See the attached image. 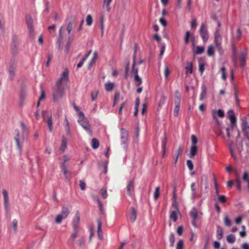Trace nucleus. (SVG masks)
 <instances>
[{
    "label": "nucleus",
    "instance_id": "1",
    "mask_svg": "<svg viewBox=\"0 0 249 249\" xmlns=\"http://www.w3.org/2000/svg\"><path fill=\"white\" fill-rule=\"evenodd\" d=\"M69 71L66 69L62 73L59 79L57 81L56 87L53 92V100L56 102L62 98L64 94V84L68 80Z\"/></svg>",
    "mask_w": 249,
    "mask_h": 249
},
{
    "label": "nucleus",
    "instance_id": "2",
    "mask_svg": "<svg viewBox=\"0 0 249 249\" xmlns=\"http://www.w3.org/2000/svg\"><path fill=\"white\" fill-rule=\"evenodd\" d=\"M80 216L79 212L76 213L75 215L73 218L72 221V227L73 229L72 232L71 233L70 237V240L71 243L74 245L76 242V239L79 235L80 231Z\"/></svg>",
    "mask_w": 249,
    "mask_h": 249
},
{
    "label": "nucleus",
    "instance_id": "3",
    "mask_svg": "<svg viewBox=\"0 0 249 249\" xmlns=\"http://www.w3.org/2000/svg\"><path fill=\"white\" fill-rule=\"evenodd\" d=\"M17 62L18 59L16 57V53L13 52L12 56L6 69L9 72V77L11 80L13 79L16 74Z\"/></svg>",
    "mask_w": 249,
    "mask_h": 249
},
{
    "label": "nucleus",
    "instance_id": "4",
    "mask_svg": "<svg viewBox=\"0 0 249 249\" xmlns=\"http://www.w3.org/2000/svg\"><path fill=\"white\" fill-rule=\"evenodd\" d=\"M189 214L191 218L192 224L194 227L198 228L199 225L197 223V220L199 219V215H202L203 213L199 212L195 207H193L191 210Z\"/></svg>",
    "mask_w": 249,
    "mask_h": 249
},
{
    "label": "nucleus",
    "instance_id": "5",
    "mask_svg": "<svg viewBox=\"0 0 249 249\" xmlns=\"http://www.w3.org/2000/svg\"><path fill=\"white\" fill-rule=\"evenodd\" d=\"M16 132L17 134L15 136L14 139L16 142L17 148L19 153H21L22 150V144L21 143H22L26 139L25 133L23 132L21 134H20L18 130H16Z\"/></svg>",
    "mask_w": 249,
    "mask_h": 249
},
{
    "label": "nucleus",
    "instance_id": "6",
    "mask_svg": "<svg viewBox=\"0 0 249 249\" xmlns=\"http://www.w3.org/2000/svg\"><path fill=\"white\" fill-rule=\"evenodd\" d=\"M120 140L124 148L126 150L127 148L128 132L124 128H121L120 129Z\"/></svg>",
    "mask_w": 249,
    "mask_h": 249
},
{
    "label": "nucleus",
    "instance_id": "7",
    "mask_svg": "<svg viewBox=\"0 0 249 249\" xmlns=\"http://www.w3.org/2000/svg\"><path fill=\"white\" fill-rule=\"evenodd\" d=\"M199 32L203 41L206 42L209 39V33L207 26L205 23L201 24Z\"/></svg>",
    "mask_w": 249,
    "mask_h": 249
},
{
    "label": "nucleus",
    "instance_id": "8",
    "mask_svg": "<svg viewBox=\"0 0 249 249\" xmlns=\"http://www.w3.org/2000/svg\"><path fill=\"white\" fill-rule=\"evenodd\" d=\"M26 22L29 32V34L31 37H33L34 35V29L33 27V20L30 15L26 16Z\"/></svg>",
    "mask_w": 249,
    "mask_h": 249
},
{
    "label": "nucleus",
    "instance_id": "9",
    "mask_svg": "<svg viewBox=\"0 0 249 249\" xmlns=\"http://www.w3.org/2000/svg\"><path fill=\"white\" fill-rule=\"evenodd\" d=\"M78 122L90 136L92 135L90 125L89 124L88 120L86 118L83 119H79Z\"/></svg>",
    "mask_w": 249,
    "mask_h": 249
},
{
    "label": "nucleus",
    "instance_id": "10",
    "mask_svg": "<svg viewBox=\"0 0 249 249\" xmlns=\"http://www.w3.org/2000/svg\"><path fill=\"white\" fill-rule=\"evenodd\" d=\"M214 42L215 46L220 50L221 49L222 37L220 34L219 29H216L214 34Z\"/></svg>",
    "mask_w": 249,
    "mask_h": 249
},
{
    "label": "nucleus",
    "instance_id": "11",
    "mask_svg": "<svg viewBox=\"0 0 249 249\" xmlns=\"http://www.w3.org/2000/svg\"><path fill=\"white\" fill-rule=\"evenodd\" d=\"M212 116L213 118V119L215 120L216 123L217 124H219V121L218 120L217 117H219L221 118H222L224 116V111L219 109L217 111L215 110H212Z\"/></svg>",
    "mask_w": 249,
    "mask_h": 249
},
{
    "label": "nucleus",
    "instance_id": "12",
    "mask_svg": "<svg viewBox=\"0 0 249 249\" xmlns=\"http://www.w3.org/2000/svg\"><path fill=\"white\" fill-rule=\"evenodd\" d=\"M194 43L195 42V37L193 34H191L189 31H187L184 37V42L186 44H188L189 40Z\"/></svg>",
    "mask_w": 249,
    "mask_h": 249
},
{
    "label": "nucleus",
    "instance_id": "13",
    "mask_svg": "<svg viewBox=\"0 0 249 249\" xmlns=\"http://www.w3.org/2000/svg\"><path fill=\"white\" fill-rule=\"evenodd\" d=\"M134 184L133 180H131L129 181L126 187L127 194L130 196H132L134 192Z\"/></svg>",
    "mask_w": 249,
    "mask_h": 249
},
{
    "label": "nucleus",
    "instance_id": "14",
    "mask_svg": "<svg viewBox=\"0 0 249 249\" xmlns=\"http://www.w3.org/2000/svg\"><path fill=\"white\" fill-rule=\"evenodd\" d=\"M71 210L70 208L65 206H63L62 208L61 213H60L63 218H67L70 213Z\"/></svg>",
    "mask_w": 249,
    "mask_h": 249
},
{
    "label": "nucleus",
    "instance_id": "15",
    "mask_svg": "<svg viewBox=\"0 0 249 249\" xmlns=\"http://www.w3.org/2000/svg\"><path fill=\"white\" fill-rule=\"evenodd\" d=\"M191 190L192 192L191 199L194 200L196 197L199 196L198 194L197 193L196 189L195 187V183L193 182L191 183Z\"/></svg>",
    "mask_w": 249,
    "mask_h": 249
},
{
    "label": "nucleus",
    "instance_id": "16",
    "mask_svg": "<svg viewBox=\"0 0 249 249\" xmlns=\"http://www.w3.org/2000/svg\"><path fill=\"white\" fill-rule=\"evenodd\" d=\"M228 116L231 123V127L233 128L234 125V124L236 121V119L232 111L231 110L228 112Z\"/></svg>",
    "mask_w": 249,
    "mask_h": 249
},
{
    "label": "nucleus",
    "instance_id": "17",
    "mask_svg": "<svg viewBox=\"0 0 249 249\" xmlns=\"http://www.w3.org/2000/svg\"><path fill=\"white\" fill-rule=\"evenodd\" d=\"M229 148L230 151L231 155L232 158L234 159V160H236V157L234 154L233 152V142L231 141H229Z\"/></svg>",
    "mask_w": 249,
    "mask_h": 249
},
{
    "label": "nucleus",
    "instance_id": "18",
    "mask_svg": "<svg viewBox=\"0 0 249 249\" xmlns=\"http://www.w3.org/2000/svg\"><path fill=\"white\" fill-rule=\"evenodd\" d=\"M67 142L66 139L63 137L61 144L59 148V150L63 152L66 149L67 147Z\"/></svg>",
    "mask_w": 249,
    "mask_h": 249
},
{
    "label": "nucleus",
    "instance_id": "19",
    "mask_svg": "<svg viewBox=\"0 0 249 249\" xmlns=\"http://www.w3.org/2000/svg\"><path fill=\"white\" fill-rule=\"evenodd\" d=\"M85 236H81L77 241H76L75 243H76L80 247H83L85 244Z\"/></svg>",
    "mask_w": 249,
    "mask_h": 249
},
{
    "label": "nucleus",
    "instance_id": "20",
    "mask_svg": "<svg viewBox=\"0 0 249 249\" xmlns=\"http://www.w3.org/2000/svg\"><path fill=\"white\" fill-rule=\"evenodd\" d=\"M223 236V231L222 228L220 227L217 228L216 230V237L217 239L221 240Z\"/></svg>",
    "mask_w": 249,
    "mask_h": 249
},
{
    "label": "nucleus",
    "instance_id": "21",
    "mask_svg": "<svg viewBox=\"0 0 249 249\" xmlns=\"http://www.w3.org/2000/svg\"><path fill=\"white\" fill-rule=\"evenodd\" d=\"M137 213L134 208L131 209V212L129 215V219L132 222H134L136 219Z\"/></svg>",
    "mask_w": 249,
    "mask_h": 249
},
{
    "label": "nucleus",
    "instance_id": "22",
    "mask_svg": "<svg viewBox=\"0 0 249 249\" xmlns=\"http://www.w3.org/2000/svg\"><path fill=\"white\" fill-rule=\"evenodd\" d=\"M202 91L200 94L199 100L200 101H203L206 98V95L207 92V89L205 86L202 87Z\"/></svg>",
    "mask_w": 249,
    "mask_h": 249
},
{
    "label": "nucleus",
    "instance_id": "23",
    "mask_svg": "<svg viewBox=\"0 0 249 249\" xmlns=\"http://www.w3.org/2000/svg\"><path fill=\"white\" fill-rule=\"evenodd\" d=\"M186 73H192L193 72V64L191 62H187L185 67Z\"/></svg>",
    "mask_w": 249,
    "mask_h": 249
},
{
    "label": "nucleus",
    "instance_id": "24",
    "mask_svg": "<svg viewBox=\"0 0 249 249\" xmlns=\"http://www.w3.org/2000/svg\"><path fill=\"white\" fill-rule=\"evenodd\" d=\"M97 57H98L97 52H94L92 58L89 63V68L91 67L92 66V65L96 62V61L97 59Z\"/></svg>",
    "mask_w": 249,
    "mask_h": 249
},
{
    "label": "nucleus",
    "instance_id": "25",
    "mask_svg": "<svg viewBox=\"0 0 249 249\" xmlns=\"http://www.w3.org/2000/svg\"><path fill=\"white\" fill-rule=\"evenodd\" d=\"M197 150V148L196 146H191L190 152V157L192 158L195 157L196 154Z\"/></svg>",
    "mask_w": 249,
    "mask_h": 249
},
{
    "label": "nucleus",
    "instance_id": "26",
    "mask_svg": "<svg viewBox=\"0 0 249 249\" xmlns=\"http://www.w3.org/2000/svg\"><path fill=\"white\" fill-rule=\"evenodd\" d=\"M227 241L228 243L232 244L235 241V237L234 234H230L227 236Z\"/></svg>",
    "mask_w": 249,
    "mask_h": 249
},
{
    "label": "nucleus",
    "instance_id": "27",
    "mask_svg": "<svg viewBox=\"0 0 249 249\" xmlns=\"http://www.w3.org/2000/svg\"><path fill=\"white\" fill-rule=\"evenodd\" d=\"M134 80L135 82L136 86L137 87L140 86L142 83V79L139 75H135L134 76Z\"/></svg>",
    "mask_w": 249,
    "mask_h": 249
},
{
    "label": "nucleus",
    "instance_id": "28",
    "mask_svg": "<svg viewBox=\"0 0 249 249\" xmlns=\"http://www.w3.org/2000/svg\"><path fill=\"white\" fill-rule=\"evenodd\" d=\"M99 146V142L97 139L93 138L91 140V146L92 147L96 149L98 148Z\"/></svg>",
    "mask_w": 249,
    "mask_h": 249
},
{
    "label": "nucleus",
    "instance_id": "29",
    "mask_svg": "<svg viewBox=\"0 0 249 249\" xmlns=\"http://www.w3.org/2000/svg\"><path fill=\"white\" fill-rule=\"evenodd\" d=\"M114 86V84L111 82L107 83L105 85L106 90L107 91H111L113 89Z\"/></svg>",
    "mask_w": 249,
    "mask_h": 249
},
{
    "label": "nucleus",
    "instance_id": "30",
    "mask_svg": "<svg viewBox=\"0 0 249 249\" xmlns=\"http://www.w3.org/2000/svg\"><path fill=\"white\" fill-rule=\"evenodd\" d=\"M246 54L244 52H242L240 56V60L241 61V67H244L245 66Z\"/></svg>",
    "mask_w": 249,
    "mask_h": 249
},
{
    "label": "nucleus",
    "instance_id": "31",
    "mask_svg": "<svg viewBox=\"0 0 249 249\" xmlns=\"http://www.w3.org/2000/svg\"><path fill=\"white\" fill-rule=\"evenodd\" d=\"M75 24L76 23L75 21H70L68 23L67 27V30L69 34H70L71 32L73 26L75 25Z\"/></svg>",
    "mask_w": 249,
    "mask_h": 249
},
{
    "label": "nucleus",
    "instance_id": "32",
    "mask_svg": "<svg viewBox=\"0 0 249 249\" xmlns=\"http://www.w3.org/2000/svg\"><path fill=\"white\" fill-rule=\"evenodd\" d=\"M204 48L203 47L197 46L196 47L195 53L196 54H201L204 52Z\"/></svg>",
    "mask_w": 249,
    "mask_h": 249
},
{
    "label": "nucleus",
    "instance_id": "33",
    "mask_svg": "<svg viewBox=\"0 0 249 249\" xmlns=\"http://www.w3.org/2000/svg\"><path fill=\"white\" fill-rule=\"evenodd\" d=\"M112 0H104V4L106 6L107 11H110L111 9V7L110 6V4L112 2Z\"/></svg>",
    "mask_w": 249,
    "mask_h": 249
},
{
    "label": "nucleus",
    "instance_id": "34",
    "mask_svg": "<svg viewBox=\"0 0 249 249\" xmlns=\"http://www.w3.org/2000/svg\"><path fill=\"white\" fill-rule=\"evenodd\" d=\"M214 54V48L212 45L208 46L207 50V54L209 56H213Z\"/></svg>",
    "mask_w": 249,
    "mask_h": 249
},
{
    "label": "nucleus",
    "instance_id": "35",
    "mask_svg": "<svg viewBox=\"0 0 249 249\" xmlns=\"http://www.w3.org/2000/svg\"><path fill=\"white\" fill-rule=\"evenodd\" d=\"M62 29L63 27H61L59 30V39L57 40V43L58 44L59 47H61V41L62 39Z\"/></svg>",
    "mask_w": 249,
    "mask_h": 249
},
{
    "label": "nucleus",
    "instance_id": "36",
    "mask_svg": "<svg viewBox=\"0 0 249 249\" xmlns=\"http://www.w3.org/2000/svg\"><path fill=\"white\" fill-rule=\"evenodd\" d=\"M65 219V218H63V217L61 215H60V214H59L56 215L55 221L57 224H60L62 222V220Z\"/></svg>",
    "mask_w": 249,
    "mask_h": 249
},
{
    "label": "nucleus",
    "instance_id": "37",
    "mask_svg": "<svg viewBox=\"0 0 249 249\" xmlns=\"http://www.w3.org/2000/svg\"><path fill=\"white\" fill-rule=\"evenodd\" d=\"M191 142H192V145L191 146H196V144L198 142L197 139L195 135H192L191 136Z\"/></svg>",
    "mask_w": 249,
    "mask_h": 249
},
{
    "label": "nucleus",
    "instance_id": "38",
    "mask_svg": "<svg viewBox=\"0 0 249 249\" xmlns=\"http://www.w3.org/2000/svg\"><path fill=\"white\" fill-rule=\"evenodd\" d=\"M177 212L176 211H173L170 215V218L172 219L174 222L177 220Z\"/></svg>",
    "mask_w": 249,
    "mask_h": 249
},
{
    "label": "nucleus",
    "instance_id": "39",
    "mask_svg": "<svg viewBox=\"0 0 249 249\" xmlns=\"http://www.w3.org/2000/svg\"><path fill=\"white\" fill-rule=\"evenodd\" d=\"M86 23L88 26H90L92 23V18L90 15H88L86 18Z\"/></svg>",
    "mask_w": 249,
    "mask_h": 249
},
{
    "label": "nucleus",
    "instance_id": "40",
    "mask_svg": "<svg viewBox=\"0 0 249 249\" xmlns=\"http://www.w3.org/2000/svg\"><path fill=\"white\" fill-rule=\"evenodd\" d=\"M47 124L49 129V131L51 132L52 131L53 128V120L51 116L49 117L48 118Z\"/></svg>",
    "mask_w": 249,
    "mask_h": 249
},
{
    "label": "nucleus",
    "instance_id": "41",
    "mask_svg": "<svg viewBox=\"0 0 249 249\" xmlns=\"http://www.w3.org/2000/svg\"><path fill=\"white\" fill-rule=\"evenodd\" d=\"M160 195V187L158 186L156 188L154 192V198L155 199H157Z\"/></svg>",
    "mask_w": 249,
    "mask_h": 249
},
{
    "label": "nucleus",
    "instance_id": "42",
    "mask_svg": "<svg viewBox=\"0 0 249 249\" xmlns=\"http://www.w3.org/2000/svg\"><path fill=\"white\" fill-rule=\"evenodd\" d=\"M170 73V71L169 69V68H168V66L165 65L164 71V76H165L166 78H168V77Z\"/></svg>",
    "mask_w": 249,
    "mask_h": 249
},
{
    "label": "nucleus",
    "instance_id": "43",
    "mask_svg": "<svg viewBox=\"0 0 249 249\" xmlns=\"http://www.w3.org/2000/svg\"><path fill=\"white\" fill-rule=\"evenodd\" d=\"M236 182L237 183V187L239 190H241V183L240 180L239 179V175L237 174H236Z\"/></svg>",
    "mask_w": 249,
    "mask_h": 249
},
{
    "label": "nucleus",
    "instance_id": "44",
    "mask_svg": "<svg viewBox=\"0 0 249 249\" xmlns=\"http://www.w3.org/2000/svg\"><path fill=\"white\" fill-rule=\"evenodd\" d=\"M221 71L222 73V78L223 80H225L227 78V74L226 73V69L225 67L221 68Z\"/></svg>",
    "mask_w": 249,
    "mask_h": 249
},
{
    "label": "nucleus",
    "instance_id": "45",
    "mask_svg": "<svg viewBox=\"0 0 249 249\" xmlns=\"http://www.w3.org/2000/svg\"><path fill=\"white\" fill-rule=\"evenodd\" d=\"M98 95V91L95 90L94 91H92L91 94V101H94L97 98Z\"/></svg>",
    "mask_w": 249,
    "mask_h": 249
},
{
    "label": "nucleus",
    "instance_id": "46",
    "mask_svg": "<svg viewBox=\"0 0 249 249\" xmlns=\"http://www.w3.org/2000/svg\"><path fill=\"white\" fill-rule=\"evenodd\" d=\"M101 195L104 199H105L107 196V189L102 188L101 190Z\"/></svg>",
    "mask_w": 249,
    "mask_h": 249
},
{
    "label": "nucleus",
    "instance_id": "47",
    "mask_svg": "<svg viewBox=\"0 0 249 249\" xmlns=\"http://www.w3.org/2000/svg\"><path fill=\"white\" fill-rule=\"evenodd\" d=\"M175 241V239L174 235L173 233H171L169 236V241H170V245L171 247H173L174 246Z\"/></svg>",
    "mask_w": 249,
    "mask_h": 249
},
{
    "label": "nucleus",
    "instance_id": "48",
    "mask_svg": "<svg viewBox=\"0 0 249 249\" xmlns=\"http://www.w3.org/2000/svg\"><path fill=\"white\" fill-rule=\"evenodd\" d=\"M224 222L226 226H230L231 225V221L228 216H225L224 218Z\"/></svg>",
    "mask_w": 249,
    "mask_h": 249
},
{
    "label": "nucleus",
    "instance_id": "49",
    "mask_svg": "<svg viewBox=\"0 0 249 249\" xmlns=\"http://www.w3.org/2000/svg\"><path fill=\"white\" fill-rule=\"evenodd\" d=\"M2 195L4 197V202H9L8 193L5 190L2 191Z\"/></svg>",
    "mask_w": 249,
    "mask_h": 249
},
{
    "label": "nucleus",
    "instance_id": "50",
    "mask_svg": "<svg viewBox=\"0 0 249 249\" xmlns=\"http://www.w3.org/2000/svg\"><path fill=\"white\" fill-rule=\"evenodd\" d=\"M66 179L69 180L70 177L69 176V172L67 170V168L61 169Z\"/></svg>",
    "mask_w": 249,
    "mask_h": 249
},
{
    "label": "nucleus",
    "instance_id": "51",
    "mask_svg": "<svg viewBox=\"0 0 249 249\" xmlns=\"http://www.w3.org/2000/svg\"><path fill=\"white\" fill-rule=\"evenodd\" d=\"M186 163L189 169L190 170H192L194 168V165L192 161L190 160H188Z\"/></svg>",
    "mask_w": 249,
    "mask_h": 249
},
{
    "label": "nucleus",
    "instance_id": "52",
    "mask_svg": "<svg viewBox=\"0 0 249 249\" xmlns=\"http://www.w3.org/2000/svg\"><path fill=\"white\" fill-rule=\"evenodd\" d=\"M191 27L193 29H196V19L194 18L192 19L191 22Z\"/></svg>",
    "mask_w": 249,
    "mask_h": 249
},
{
    "label": "nucleus",
    "instance_id": "53",
    "mask_svg": "<svg viewBox=\"0 0 249 249\" xmlns=\"http://www.w3.org/2000/svg\"><path fill=\"white\" fill-rule=\"evenodd\" d=\"M179 107H180V105H175V107L174 109V115L175 116H177L178 115V112L179 110Z\"/></svg>",
    "mask_w": 249,
    "mask_h": 249
},
{
    "label": "nucleus",
    "instance_id": "54",
    "mask_svg": "<svg viewBox=\"0 0 249 249\" xmlns=\"http://www.w3.org/2000/svg\"><path fill=\"white\" fill-rule=\"evenodd\" d=\"M45 92L44 91V90L42 89H41V95L39 98V100L38 101V103H37V106H38L39 105V103H40V101L44 99L45 98Z\"/></svg>",
    "mask_w": 249,
    "mask_h": 249
},
{
    "label": "nucleus",
    "instance_id": "55",
    "mask_svg": "<svg viewBox=\"0 0 249 249\" xmlns=\"http://www.w3.org/2000/svg\"><path fill=\"white\" fill-rule=\"evenodd\" d=\"M218 200L220 202L224 203L226 201V197L224 195H219L218 196Z\"/></svg>",
    "mask_w": 249,
    "mask_h": 249
},
{
    "label": "nucleus",
    "instance_id": "56",
    "mask_svg": "<svg viewBox=\"0 0 249 249\" xmlns=\"http://www.w3.org/2000/svg\"><path fill=\"white\" fill-rule=\"evenodd\" d=\"M79 186L82 190H84L86 188V183L82 180L79 181Z\"/></svg>",
    "mask_w": 249,
    "mask_h": 249
},
{
    "label": "nucleus",
    "instance_id": "57",
    "mask_svg": "<svg viewBox=\"0 0 249 249\" xmlns=\"http://www.w3.org/2000/svg\"><path fill=\"white\" fill-rule=\"evenodd\" d=\"M183 245V242L182 240H179L177 245V249H182Z\"/></svg>",
    "mask_w": 249,
    "mask_h": 249
},
{
    "label": "nucleus",
    "instance_id": "58",
    "mask_svg": "<svg viewBox=\"0 0 249 249\" xmlns=\"http://www.w3.org/2000/svg\"><path fill=\"white\" fill-rule=\"evenodd\" d=\"M180 97H175L174 103L175 105H180Z\"/></svg>",
    "mask_w": 249,
    "mask_h": 249
},
{
    "label": "nucleus",
    "instance_id": "59",
    "mask_svg": "<svg viewBox=\"0 0 249 249\" xmlns=\"http://www.w3.org/2000/svg\"><path fill=\"white\" fill-rule=\"evenodd\" d=\"M12 224L14 231H16L18 225V220L16 219H14L12 221Z\"/></svg>",
    "mask_w": 249,
    "mask_h": 249
},
{
    "label": "nucleus",
    "instance_id": "60",
    "mask_svg": "<svg viewBox=\"0 0 249 249\" xmlns=\"http://www.w3.org/2000/svg\"><path fill=\"white\" fill-rule=\"evenodd\" d=\"M182 151H183V147H182V146H179V147L178 149V150H177V152H176V156L177 157H179L180 154H181V153H182Z\"/></svg>",
    "mask_w": 249,
    "mask_h": 249
},
{
    "label": "nucleus",
    "instance_id": "61",
    "mask_svg": "<svg viewBox=\"0 0 249 249\" xmlns=\"http://www.w3.org/2000/svg\"><path fill=\"white\" fill-rule=\"evenodd\" d=\"M166 142H167L166 138H164V139H163V140L162 141V150L164 151V152L165 151V146H166Z\"/></svg>",
    "mask_w": 249,
    "mask_h": 249
},
{
    "label": "nucleus",
    "instance_id": "62",
    "mask_svg": "<svg viewBox=\"0 0 249 249\" xmlns=\"http://www.w3.org/2000/svg\"><path fill=\"white\" fill-rule=\"evenodd\" d=\"M131 74H133L134 76L135 75H138V69L137 68H132V70L131 71Z\"/></svg>",
    "mask_w": 249,
    "mask_h": 249
},
{
    "label": "nucleus",
    "instance_id": "63",
    "mask_svg": "<svg viewBox=\"0 0 249 249\" xmlns=\"http://www.w3.org/2000/svg\"><path fill=\"white\" fill-rule=\"evenodd\" d=\"M153 38L158 42H160L161 41V37L158 34H154L153 36Z\"/></svg>",
    "mask_w": 249,
    "mask_h": 249
},
{
    "label": "nucleus",
    "instance_id": "64",
    "mask_svg": "<svg viewBox=\"0 0 249 249\" xmlns=\"http://www.w3.org/2000/svg\"><path fill=\"white\" fill-rule=\"evenodd\" d=\"M242 249H249V244L247 243H244L242 245Z\"/></svg>",
    "mask_w": 249,
    "mask_h": 249
}]
</instances>
